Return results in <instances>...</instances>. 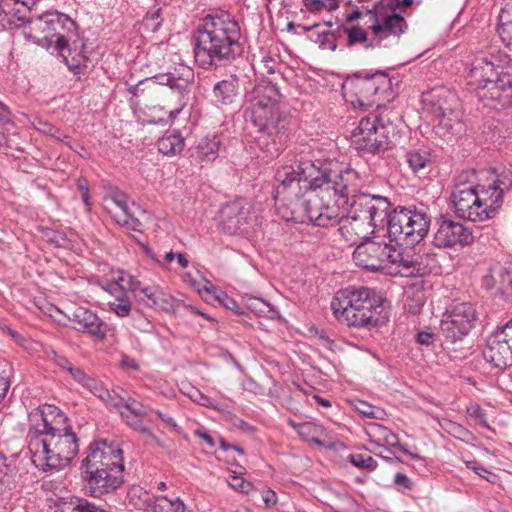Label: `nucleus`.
I'll return each mask as SVG.
<instances>
[{"mask_svg": "<svg viewBox=\"0 0 512 512\" xmlns=\"http://www.w3.org/2000/svg\"><path fill=\"white\" fill-rule=\"evenodd\" d=\"M29 450L32 460L43 470L67 466L79 451L78 438L66 417L52 405L37 407L29 413Z\"/></svg>", "mask_w": 512, "mask_h": 512, "instance_id": "f257e3e1", "label": "nucleus"}, {"mask_svg": "<svg viewBox=\"0 0 512 512\" xmlns=\"http://www.w3.org/2000/svg\"><path fill=\"white\" fill-rule=\"evenodd\" d=\"M240 27L229 14H209L193 34L194 58L203 69L217 67L238 53Z\"/></svg>", "mask_w": 512, "mask_h": 512, "instance_id": "f03ea898", "label": "nucleus"}, {"mask_svg": "<svg viewBox=\"0 0 512 512\" xmlns=\"http://www.w3.org/2000/svg\"><path fill=\"white\" fill-rule=\"evenodd\" d=\"M331 309L338 322L355 328L380 327L390 317L389 302L367 287L339 290L331 301Z\"/></svg>", "mask_w": 512, "mask_h": 512, "instance_id": "7ed1b4c3", "label": "nucleus"}, {"mask_svg": "<svg viewBox=\"0 0 512 512\" xmlns=\"http://www.w3.org/2000/svg\"><path fill=\"white\" fill-rule=\"evenodd\" d=\"M280 93L277 86L271 82L257 85L252 93L250 107L247 115L257 128L254 138L255 144L264 152L274 155L279 148L275 147L277 141L281 142L288 129L289 120L279 108Z\"/></svg>", "mask_w": 512, "mask_h": 512, "instance_id": "20e7f679", "label": "nucleus"}, {"mask_svg": "<svg viewBox=\"0 0 512 512\" xmlns=\"http://www.w3.org/2000/svg\"><path fill=\"white\" fill-rule=\"evenodd\" d=\"M23 35L42 47L48 48L55 43V49L65 60L71 56L78 65L88 59L84 53L83 42L73 40L77 36L75 21L63 13L49 11L28 20Z\"/></svg>", "mask_w": 512, "mask_h": 512, "instance_id": "39448f33", "label": "nucleus"}, {"mask_svg": "<svg viewBox=\"0 0 512 512\" xmlns=\"http://www.w3.org/2000/svg\"><path fill=\"white\" fill-rule=\"evenodd\" d=\"M317 169L315 161H303L295 165H285L275 174L274 200L281 217L291 221L301 213L310 192H316Z\"/></svg>", "mask_w": 512, "mask_h": 512, "instance_id": "423d86ee", "label": "nucleus"}, {"mask_svg": "<svg viewBox=\"0 0 512 512\" xmlns=\"http://www.w3.org/2000/svg\"><path fill=\"white\" fill-rule=\"evenodd\" d=\"M351 215L339 222V232L350 245H358L369 239L377 227H383L390 209V202L380 195L361 194L349 205Z\"/></svg>", "mask_w": 512, "mask_h": 512, "instance_id": "0eeeda50", "label": "nucleus"}, {"mask_svg": "<svg viewBox=\"0 0 512 512\" xmlns=\"http://www.w3.org/2000/svg\"><path fill=\"white\" fill-rule=\"evenodd\" d=\"M315 166L318 190L321 194H327L329 199H336L338 206L348 207L362 194V179L355 169L338 162L321 160H315Z\"/></svg>", "mask_w": 512, "mask_h": 512, "instance_id": "6e6552de", "label": "nucleus"}, {"mask_svg": "<svg viewBox=\"0 0 512 512\" xmlns=\"http://www.w3.org/2000/svg\"><path fill=\"white\" fill-rule=\"evenodd\" d=\"M352 105L363 109L380 108L393 98L392 81L385 72L356 74L344 85Z\"/></svg>", "mask_w": 512, "mask_h": 512, "instance_id": "1a4fd4ad", "label": "nucleus"}, {"mask_svg": "<svg viewBox=\"0 0 512 512\" xmlns=\"http://www.w3.org/2000/svg\"><path fill=\"white\" fill-rule=\"evenodd\" d=\"M431 218L424 210L397 207L387 211V233L391 241L413 246L427 235Z\"/></svg>", "mask_w": 512, "mask_h": 512, "instance_id": "9d476101", "label": "nucleus"}, {"mask_svg": "<svg viewBox=\"0 0 512 512\" xmlns=\"http://www.w3.org/2000/svg\"><path fill=\"white\" fill-rule=\"evenodd\" d=\"M456 97L446 89H435L423 97V110L431 116L433 129L437 135L446 138L461 132L463 124L454 109Z\"/></svg>", "mask_w": 512, "mask_h": 512, "instance_id": "9b49d317", "label": "nucleus"}, {"mask_svg": "<svg viewBox=\"0 0 512 512\" xmlns=\"http://www.w3.org/2000/svg\"><path fill=\"white\" fill-rule=\"evenodd\" d=\"M394 126L381 114L371 113L361 119L352 133V143L361 152L376 154L388 149Z\"/></svg>", "mask_w": 512, "mask_h": 512, "instance_id": "f8f14e48", "label": "nucleus"}, {"mask_svg": "<svg viewBox=\"0 0 512 512\" xmlns=\"http://www.w3.org/2000/svg\"><path fill=\"white\" fill-rule=\"evenodd\" d=\"M450 200L455 214L472 222H483L495 215V208L479 194L476 186L461 182L451 192Z\"/></svg>", "mask_w": 512, "mask_h": 512, "instance_id": "ddd939ff", "label": "nucleus"}, {"mask_svg": "<svg viewBox=\"0 0 512 512\" xmlns=\"http://www.w3.org/2000/svg\"><path fill=\"white\" fill-rule=\"evenodd\" d=\"M470 84L487 90L492 99H499L500 92L512 89V60L506 62L498 71L492 61L486 57L474 60L469 72Z\"/></svg>", "mask_w": 512, "mask_h": 512, "instance_id": "4468645a", "label": "nucleus"}, {"mask_svg": "<svg viewBox=\"0 0 512 512\" xmlns=\"http://www.w3.org/2000/svg\"><path fill=\"white\" fill-rule=\"evenodd\" d=\"M330 200L327 194H321L320 190L315 193L310 192L306 197V203L301 208V213L295 215L291 221L305 222L309 221L312 224L320 227H332L339 224L342 213L348 207L338 206V201L335 199V204L330 205Z\"/></svg>", "mask_w": 512, "mask_h": 512, "instance_id": "2eb2a0df", "label": "nucleus"}, {"mask_svg": "<svg viewBox=\"0 0 512 512\" xmlns=\"http://www.w3.org/2000/svg\"><path fill=\"white\" fill-rule=\"evenodd\" d=\"M116 286L128 290L137 303L149 308L171 311L174 308V298L158 286H145L135 276L120 271L117 274Z\"/></svg>", "mask_w": 512, "mask_h": 512, "instance_id": "dca6fc26", "label": "nucleus"}, {"mask_svg": "<svg viewBox=\"0 0 512 512\" xmlns=\"http://www.w3.org/2000/svg\"><path fill=\"white\" fill-rule=\"evenodd\" d=\"M476 320L477 313L471 303H453L443 314L440 331L447 340L454 343L470 332Z\"/></svg>", "mask_w": 512, "mask_h": 512, "instance_id": "f3484780", "label": "nucleus"}, {"mask_svg": "<svg viewBox=\"0 0 512 512\" xmlns=\"http://www.w3.org/2000/svg\"><path fill=\"white\" fill-rule=\"evenodd\" d=\"M367 15L369 16L368 28L378 47L386 46L383 42L388 38L399 39L408 28L403 16L384 6L368 9Z\"/></svg>", "mask_w": 512, "mask_h": 512, "instance_id": "a211bd4d", "label": "nucleus"}, {"mask_svg": "<svg viewBox=\"0 0 512 512\" xmlns=\"http://www.w3.org/2000/svg\"><path fill=\"white\" fill-rule=\"evenodd\" d=\"M86 471L124 467L122 450L119 445L107 440L93 442L87 449V455L82 461Z\"/></svg>", "mask_w": 512, "mask_h": 512, "instance_id": "6ab92c4d", "label": "nucleus"}, {"mask_svg": "<svg viewBox=\"0 0 512 512\" xmlns=\"http://www.w3.org/2000/svg\"><path fill=\"white\" fill-rule=\"evenodd\" d=\"M124 467L86 471L85 489L92 497L113 493L123 484Z\"/></svg>", "mask_w": 512, "mask_h": 512, "instance_id": "aec40b11", "label": "nucleus"}, {"mask_svg": "<svg viewBox=\"0 0 512 512\" xmlns=\"http://www.w3.org/2000/svg\"><path fill=\"white\" fill-rule=\"evenodd\" d=\"M390 251L391 245L368 239L357 245L353 259L358 266L375 271L387 265Z\"/></svg>", "mask_w": 512, "mask_h": 512, "instance_id": "412c9836", "label": "nucleus"}, {"mask_svg": "<svg viewBox=\"0 0 512 512\" xmlns=\"http://www.w3.org/2000/svg\"><path fill=\"white\" fill-rule=\"evenodd\" d=\"M433 243L439 248H451L457 245H468L473 241V235L463 224L451 219H439Z\"/></svg>", "mask_w": 512, "mask_h": 512, "instance_id": "4be33fe9", "label": "nucleus"}, {"mask_svg": "<svg viewBox=\"0 0 512 512\" xmlns=\"http://www.w3.org/2000/svg\"><path fill=\"white\" fill-rule=\"evenodd\" d=\"M251 205L244 199H238L224 205L220 212L223 230L228 234L245 232L251 220Z\"/></svg>", "mask_w": 512, "mask_h": 512, "instance_id": "5701e85b", "label": "nucleus"}, {"mask_svg": "<svg viewBox=\"0 0 512 512\" xmlns=\"http://www.w3.org/2000/svg\"><path fill=\"white\" fill-rule=\"evenodd\" d=\"M484 358L493 366L504 369L512 365V339L501 329L493 333L483 351Z\"/></svg>", "mask_w": 512, "mask_h": 512, "instance_id": "b1692460", "label": "nucleus"}, {"mask_svg": "<svg viewBox=\"0 0 512 512\" xmlns=\"http://www.w3.org/2000/svg\"><path fill=\"white\" fill-rule=\"evenodd\" d=\"M69 319L75 330L86 333L97 341H103L109 331V325L105 321L93 311L83 307L76 308Z\"/></svg>", "mask_w": 512, "mask_h": 512, "instance_id": "393cba45", "label": "nucleus"}, {"mask_svg": "<svg viewBox=\"0 0 512 512\" xmlns=\"http://www.w3.org/2000/svg\"><path fill=\"white\" fill-rule=\"evenodd\" d=\"M147 80L155 81L156 88L153 93L167 95V93L170 92L178 98L179 103L177 106L170 109L168 112V118L170 120H174L185 106V103L182 100V96L183 91L187 86V81L181 78L176 79L171 74H160L152 78H147Z\"/></svg>", "mask_w": 512, "mask_h": 512, "instance_id": "a878e982", "label": "nucleus"}, {"mask_svg": "<svg viewBox=\"0 0 512 512\" xmlns=\"http://www.w3.org/2000/svg\"><path fill=\"white\" fill-rule=\"evenodd\" d=\"M109 198L119 209V211L113 213L115 222L132 230L141 231L143 225L134 213L131 212L128 195L119 189H113L110 192Z\"/></svg>", "mask_w": 512, "mask_h": 512, "instance_id": "bb28decb", "label": "nucleus"}, {"mask_svg": "<svg viewBox=\"0 0 512 512\" xmlns=\"http://www.w3.org/2000/svg\"><path fill=\"white\" fill-rule=\"evenodd\" d=\"M421 257L412 252L411 249L403 250L391 245L388 263L398 265V273L405 277L418 276L423 274L420 263Z\"/></svg>", "mask_w": 512, "mask_h": 512, "instance_id": "cd10ccee", "label": "nucleus"}, {"mask_svg": "<svg viewBox=\"0 0 512 512\" xmlns=\"http://www.w3.org/2000/svg\"><path fill=\"white\" fill-rule=\"evenodd\" d=\"M509 264L497 265L488 269L482 278V286L494 295L502 294L508 297Z\"/></svg>", "mask_w": 512, "mask_h": 512, "instance_id": "c85d7f7f", "label": "nucleus"}, {"mask_svg": "<svg viewBox=\"0 0 512 512\" xmlns=\"http://www.w3.org/2000/svg\"><path fill=\"white\" fill-rule=\"evenodd\" d=\"M367 433L372 438L371 444L375 445L377 448H381L384 443L391 447H397L400 451L410 455L414 459L420 458L418 454H414L402 446L399 443L398 436L381 424H370L367 428Z\"/></svg>", "mask_w": 512, "mask_h": 512, "instance_id": "c756f323", "label": "nucleus"}, {"mask_svg": "<svg viewBox=\"0 0 512 512\" xmlns=\"http://www.w3.org/2000/svg\"><path fill=\"white\" fill-rule=\"evenodd\" d=\"M20 7V4L0 0V24L4 28H18L25 24L26 13L30 7Z\"/></svg>", "mask_w": 512, "mask_h": 512, "instance_id": "7c9ffc66", "label": "nucleus"}, {"mask_svg": "<svg viewBox=\"0 0 512 512\" xmlns=\"http://www.w3.org/2000/svg\"><path fill=\"white\" fill-rule=\"evenodd\" d=\"M117 275L113 278V282L108 284L107 291L112 295V299L108 302L110 310L118 317H128L132 311V304L127 295L128 290H122L116 286Z\"/></svg>", "mask_w": 512, "mask_h": 512, "instance_id": "2f4dec72", "label": "nucleus"}, {"mask_svg": "<svg viewBox=\"0 0 512 512\" xmlns=\"http://www.w3.org/2000/svg\"><path fill=\"white\" fill-rule=\"evenodd\" d=\"M118 412L120 413L122 419L134 430L151 434L149 428L145 427L142 422L143 416L145 415L142 410V406L138 404L134 399L127 397L126 403Z\"/></svg>", "mask_w": 512, "mask_h": 512, "instance_id": "473e14b6", "label": "nucleus"}, {"mask_svg": "<svg viewBox=\"0 0 512 512\" xmlns=\"http://www.w3.org/2000/svg\"><path fill=\"white\" fill-rule=\"evenodd\" d=\"M291 424L303 440L315 443L318 446H327V433L321 425L312 422H304L299 424H294L291 422Z\"/></svg>", "mask_w": 512, "mask_h": 512, "instance_id": "72a5a7b5", "label": "nucleus"}, {"mask_svg": "<svg viewBox=\"0 0 512 512\" xmlns=\"http://www.w3.org/2000/svg\"><path fill=\"white\" fill-rule=\"evenodd\" d=\"M156 499L148 491L139 485H133L127 493V500L130 506L137 510L152 512Z\"/></svg>", "mask_w": 512, "mask_h": 512, "instance_id": "f704fd0d", "label": "nucleus"}, {"mask_svg": "<svg viewBox=\"0 0 512 512\" xmlns=\"http://www.w3.org/2000/svg\"><path fill=\"white\" fill-rule=\"evenodd\" d=\"M238 83L236 77L222 80L214 85L213 95L217 102L223 105L231 104L237 95Z\"/></svg>", "mask_w": 512, "mask_h": 512, "instance_id": "c9c22d12", "label": "nucleus"}, {"mask_svg": "<svg viewBox=\"0 0 512 512\" xmlns=\"http://www.w3.org/2000/svg\"><path fill=\"white\" fill-rule=\"evenodd\" d=\"M157 146L160 153L174 156L184 149V139L179 132L172 131L161 137Z\"/></svg>", "mask_w": 512, "mask_h": 512, "instance_id": "e433bc0d", "label": "nucleus"}, {"mask_svg": "<svg viewBox=\"0 0 512 512\" xmlns=\"http://www.w3.org/2000/svg\"><path fill=\"white\" fill-rule=\"evenodd\" d=\"M406 161L410 169L418 173L431 163V154L425 149H414L406 153Z\"/></svg>", "mask_w": 512, "mask_h": 512, "instance_id": "4c0bfd02", "label": "nucleus"}, {"mask_svg": "<svg viewBox=\"0 0 512 512\" xmlns=\"http://www.w3.org/2000/svg\"><path fill=\"white\" fill-rule=\"evenodd\" d=\"M345 31L347 33V45L349 47L356 44H363L365 48L378 47L374 41V36L369 38L367 31L360 26H353L347 28Z\"/></svg>", "mask_w": 512, "mask_h": 512, "instance_id": "58836bf2", "label": "nucleus"}, {"mask_svg": "<svg viewBox=\"0 0 512 512\" xmlns=\"http://www.w3.org/2000/svg\"><path fill=\"white\" fill-rule=\"evenodd\" d=\"M512 187V173L508 172L503 175H501L492 186H490V189L493 190V193L490 197L491 205L494 207V205L499 206L502 202L503 194L505 191H508Z\"/></svg>", "mask_w": 512, "mask_h": 512, "instance_id": "ea45409f", "label": "nucleus"}, {"mask_svg": "<svg viewBox=\"0 0 512 512\" xmlns=\"http://www.w3.org/2000/svg\"><path fill=\"white\" fill-rule=\"evenodd\" d=\"M220 142L217 138L203 139L197 146V155L201 161L211 162L218 157Z\"/></svg>", "mask_w": 512, "mask_h": 512, "instance_id": "a19ab883", "label": "nucleus"}, {"mask_svg": "<svg viewBox=\"0 0 512 512\" xmlns=\"http://www.w3.org/2000/svg\"><path fill=\"white\" fill-rule=\"evenodd\" d=\"M152 512H187L184 503L179 499H168L165 496L157 497Z\"/></svg>", "mask_w": 512, "mask_h": 512, "instance_id": "79ce46f5", "label": "nucleus"}, {"mask_svg": "<svg viewBox=\"0 0 512 512\" xmlns=\"http://www.w3.org/2000/svg\"><path fill=\"white\" fill-rule=\"evenodd\" d=\"M302 3L306 10L313 14L333 12L339 8V0H302Z\"/></svg>", "mask_w": 512, "mask_h": 512, "instance_id": "37998d69", "label": "nucleus"}, {"mask_svg": "<svg viewBox=\"0 0 512 512\" xmlns=\"http://www.w3.org/2000/svg\"><path fill=\"white\" fill-rule=\"evenodd\" d=\"M499 25L497 28L499 37L505 46L512 51V17H507L506 14L499 15Z\"/></svg>", "mask_w": 512, "mask_h": 512, "instance_id": "c03bdc74", "label": "nucleus"}, {"mask_svg": "<svg viewBox=\"0 0 512 512\" xmlns=\"http://www.w3.org/2000/svg\"><path fill=\"white\" fill-rule=\"evenodd\" d=\"M248 309L258 316L272 317L274 310L272 306L261 298L250 297L247 299Z\"/></svg>", "mask_w": 512, "mask_h": 512, "instance_id": "a18cd8bd", "label": "nucleus"}, {"mask_svg": "<svg viewBox=\"0 0 512 512\" xmlns=\"http://www.w3.org/2000/svg\"><path fill=\"white\" fill-rule=\"evenodd\" d=\"M355 408L360 414L369 418L383 419L385 416L383 409L375 407L365 401H357Z\"/></svg>", "mask_w": 512, "mask_h": 512, "instance_id": "49530a36", "label": "nucleus"}, {"mask_svg": "<svg viewBox=\"0 0 512 512\" xmlns=\"http://www.w3.org/2000/svg\"><path fill=\"white\" fill-rule=\"evenodd\" d=\"M156 84L155 81L152 80H141L136 85H131L128 87V92L133 97H140L145 94H152L155 91Z\"/></svg>", "mask_w": 512, "mask_h": 512, "instance_id": "de8ad7c7", "label": "nucleus"}, {"mask_svg": "<svg viewBox=\"0 0 512 512\" xmlns=\"http://www.w3.org/2000/svg\"><path fill=\"white\" fill-rule=\"evenodd\" d=\"M350 462L358 468L374 470L377 466L376 461L369 455L356 453L350 455Z\"/></svg>", "mask_w": 512, "mask_h": 512, "instance_id": "09e8293b", "label": "nucleus"}, {"mask_svg": "<svg viewBox=\"0 0 512 512\" xmlns=\"http://www.w3.org/2000/svg\"><path fill=\"white\" fill-rule=\"evenodd\" d=\"M466 412L469 417L474 419L479 425L488 427L487 416L485 411L480 407L479 404L471 402L468 404Z\"/></svg>", "mask_w": 512, "mask_h": 512, "instance_id": "8fccbe9b", "label": "nucleus"}, {"mask_svg": "<svg viewBox=\"0 0 512 512\" xmlns=\"http://www.w3.org/2000/svg\"><path fill=\"white\" fill-rule=\"evenodd\" d=\"M81 385L89 389V391L100 400L108 396V390L99 381L91 378L90 376H88Z\"/></svg>", "mask_w": 512, "mask_h": 512, "instance_id": "3c124183", "label": "nucleus"}, {"mask_svg": "<svg viewBox=\"0 0 512 512\" xmlns=\"http://www.w3.org/2000/svg\"><path fill=\"white\" fill-rule=\"evenodd\" d=\"M197 291L206 302L220 300V297L216 295L217 290L215 286L206 279L203 281L202 286H197Z\"/></svg>", "mask_w": 512, "mask_h": 512, "instance_id": "603ef678", "label": "nucleus"}, {"mask_svg": "<svg viewBox=\"0 0 512 512\" xmlns=\"http://www.w3.org/2000/svg\"><path fill=\"white\" fill-rule=\"evenodd\" d=\"M160 14L161 9H156L154 11L147 12L146 16L143 19V25L153 32L157 31L161 26V21L159 20Z\"/></svg>", "mask_w": 512, "mask_h": 512, "instance_id": "864d4df0", "label": "nucleus"}, {"mask_svg": "<svg viewBox=\"0 0 512 512\" xmlns=\"http://www.w3.org/2000/svg\"><path fill=\"white\" fill-rule=\"evenodd\" d=\"M102 401L110 408H114L119 411L123 408L124 404L127 401V398L123 395L117 394L115 391L109 392L108 396H106Z\"/></svg>", "mask_w": 512, "mask_h": 512, "instance_id": "5fc2aeb1", "label": "nucleus"}, {"mask_svg": "<svg viewBox=\"0 0 512 512\" xmlns=\"http://www.w3.org/2000/svg\"><path fill=\"white\" fill-rule=\"evenodd\" d=\"M229 485L233 489L246 495H249L254 490L251 483L245 481L242 477L239 476H231Z\"/></svg>", "mask_w": 512, "mask_h": 512, "instance_id": "6e6d98bb", "label": "nucleus"}, {"mask_svg": "<svg viewBox=\"0 0 512 512\" xmlns=\"http://www.w3.org/2000/svg\"><path fill=\"white\" fill-rule=\"evenodd\" d=\"M322 49H330L334 51L336 49L335 36L330 32L318 33L317 39L315 40Z\"/></svg>", "mask_w": 512, "mask_h": 512, "instance_id": "4d7b16f0", "label": "nucleus"}, {"mask_svg": "<svg viewBox=\"0 0 512 512\" xmlns=\"http://www.w3.org/2000/svg\"><path fill=\"white\" fill-rule=\"evenodd\" d=\"M46 356L63 371H65L72 364L65 356L60 355L54 349L47 350Z\"/></svg>", "mask_w": 512, "mask_h": 512, "instance_id": "13d9d810", "label": "nucleus"}, {"mask_svg": "<svg viewBox=\"0 0 512 512\" xmlns=\"http://www.w3.org/2000/svg\"><path fill=\"white\" fill-rule=\"evenodd\" d=\"M465 465L467 468L473 470L477 475L480 477L486 479L487 481L492 482L489 476H494L490 471H488L486 468L481 466L476 461H465Z\"/></svg>", "mask_w": 512, "mask_h": 512, "instance_id": "bf43d9fd", "label": "nucleus"}, {"mask_svg": "<svg viewBox=\"0 0 512 512\" xmlns=\"http://www.w3.org/2000/svg\"><path fill=\"white\" fill-rule=\"evenodd\" d=\"M75 381L82 384L88 375L82 370V368L75 366L71 364L66 370H65Z\"/></svg>", "mask_w": 512, "mask_h": 512, "instance_id": "052dcab7", "label": "nucleus"}, {"mask_svg": "<svg viewBox=\"0 0 512 512\" xmlns=\"http://www.w3.org/2000/svg\"><path fill=\"white\" fill-rule=\"evenodd\" d=\"M276 62L270 57H264L259 63V69L261 73L273 74L275 72Z\"/></svg>", "mask_w": 512, "mask_h": 512, "instance_id": "680f3d73", "label": "nucleus"}, {"mask_svg": "<svg viewBox=\"0 0 512 512\" xmlns=\"http://www.w3.org/2000/svg\"><path fill=\"white\" fill-rule=\"evenodd\" d=\"M153 412L158 416L159 419H161L168 426L172 427L177 433L181 432L180 427L177 425V423L175 422V420L173 419L172 416H170L166 413H163L159 410H155Z\"/></svg>", "mask_w": 512, "mask_h": 512, "instance_id": "e2e57ef3", "label": "nucleus"}, {"mask_svg": "<svg viewBox=\"0 0 512 512\" xmlns=\"http://www.w3.org/2000/svg\"><path fill=\"white\" fill-rule=\"evenodd\" d=\"M188 396L196 403L202 406H208L210 399L202 394L198 389L192 388V391L188 394Z\"/></svg>", "mask_w": 512, "mask_h": 512, "instance_id": "0e129e2a", "label": "nucleus"}, {"mask_svg": "<svg viewBox=\"0 0 512 512\" xmlns=\"http://www.w3.org/2000/svg\"><path fill=\"white\" fill-rule=\"evenodd\" d=\"M262 501L266 507H273L277 503L276 493L270 489H266L261 493Z\"/></svg>", "mask_w": 512, "mask_h": 512, "instance_id": "69168bd1", "label": "nucleus"}, {"mask_svg": "<svg viewBox=\"0 0 512 512\" xmlns=\"http://www.w3.org/2000/svg\"><path fill=\"white\" fill-rule=\"evenodd\" d=\"M435 335L432 332L421 331L416 335V341L421 345H431L434 342Z\"/></svg>", "mask_w": 512, "mask_h": 512, "instance_id": "338daca9", "label": "nucleus"}, {"mask_svg": "<svg viewBox=\"0 0 512 512\" xmlns=\"http://www.w3.org/2000/svg\"><path fill=\"white\" fill-rule=\"evenodd\" d=\"M11 471V466L8 463L7 457L0 452V487L2 486L3 478L9 474Z\"/></svg>", "mask_w": 512, "mask_h": 512, "instance_id": "774afa93", "label": "nucleus"}]
</instances>
